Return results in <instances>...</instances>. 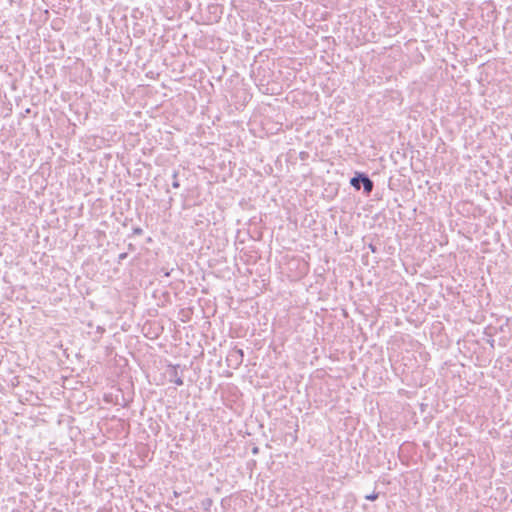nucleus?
Masks as SVG:
<instances>
[{"label":"nucleus","instance_id":"nucleus-10","mask_svg":"<svg viewBox=\"0 0 512 512\" xmlns=\"http://www.w3.org/2000/svg\"><path fill=\"white\" fill-rule=\"evenodd\" d=\"M370 248L373 252H375V247L373 245H370Z\"/></svg>","mask_w":512,"mask_h":512},{"label":"nucleus","instance_id":"nucleus-9","mask_svg":"<svg viewBox=\"0 0 512 512\" xmlns=\"http://www.w3.org/2000/svg\"><path fill=\"white\" fill-rule=\"evenodd\" d=\"M164 276H165V277H169V276H170V272H169V271H165V272H164Z\"/></svg>","mask_w":512,"mask_h":512},{"label":"nucleus","instance_id":"nucleus-1","mask_svg":"<svg viewBox=\"0 0 512 512\" xmlns=\"http://www.w3.org/2000/svg\"><path fill=\"white\" fill-rule=\"evenodd\" d=\"M350 184L356 190H360L361 186H363L366 194H370L374 187L373 181L364 173H357L351 178Z\"/></svg>","mask_w":512,"mask_h":512},{"label":"nucleus","instance_id":"nucleus-3","mask_svg":"<svg viewBox=\"0 0 512 512\" xmlns=\"http://www.w3.org/2000/svg\"><path fill=\"white\" fill-rule=\"evenodd\" d=\"M177 177H178V172L174 171L173 175H172V178H173L172 187L173 188H179L180 187V183H179Z\"/></svg>","mask_w":512,"mask_h":512},{"label":"nucleus","instance_id":"nucleus-4","mask_svg":"<svg viewBox=\"0 0 512 512\" xmlns=\"http://www.w3.org/2000/svg\"><path fill=\"white\" fill-rule=\"evenodd\" d=\"M176 385L181 386L183 385V380L181 377H176L174 380H172Z\"/></svg>","mask_w":512,"mask_h":512},{"label":"nucleus","instance_id":"nucleus-7","mask_svg":"<svg viewBox=\"0 0 512 512\" xmlns=\"http://www.w3.org/2000/svg\"><path fill=\"white\" fill-rule=\"evenodd\" d=\"M127 257V253H122L119 255V260H123Z\"/></svg>","mask_w":512,"mask_h":512},{"label":"nucleus","instance_id":"nucleus-6","mask_svg":"<svg viewBox=\"0 0 512 512\" xmlns=\"http://www.w3.org/2000/svg\"><path fill=\"white\" fill-rule=\"evenodd\" d=\"M377 497H378L377 494H371V495L366 496V499L370 500V501H374L377 499Z\"/></svg>","mask_w":512,"mask_h":512},{"label":"nucleus","instance_id":"nucleus-8","mask_svg":"<svg viewBox=\"0 0 512 512\" xmlns=\"http://www.w3.org/2000/svg\"><path fill=\"white\" fill-rule=\"evenodd\" d=\"M252 453H253V454H257V453H258V448H257V447H254V448L252 449Z\"/></svg>","mask_w":512,"mask_h":512},{"label":"nucleus","instance_id":"nucleus-5","mask_svg":"<svg viewBox=\"0 0 512 512\" xmlns=\"http://www.w3.org/2000/svg\"><path fill=\"white\" fill-rule=\"evenodd\" d=\"M133 233L136 235H141L143 233V230L140 227H136L133 229Z\"/></svg>","mask_w":512,"mask_h":512},{"label":"nucleus","instance_id":"nucleus-2","mask_svg":"<svg viewBox=\"0 0 512 512\" xmlns=\"http://www.w3.org/2000/svg\"><path fill=\"white\" fill-rule=\"evenodd\" d=\"M244 352L242 349L234 348L229 351L226 362L228 367L238 369L243 363Z\"/></svg>","mask_w":512,"mask_h":512}]
</instances>
